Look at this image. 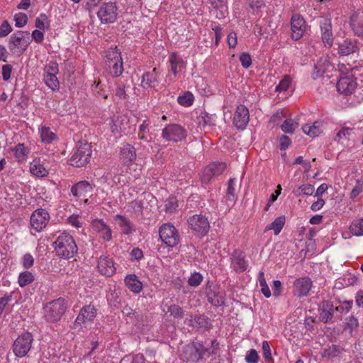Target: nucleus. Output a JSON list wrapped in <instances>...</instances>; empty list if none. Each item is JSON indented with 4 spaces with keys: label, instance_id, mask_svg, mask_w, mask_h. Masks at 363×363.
<instances>
[{
    "label": "nucleus",
    "instance_id": "nucleus-1",
    "mask_svg": "<svg viewBox=\"0 0 363 363\" xmlns=\"http://www.w3.org/2000/svg\"><path fill=\"white\" fill-rule=\"evenodd\" d=\"M53 246L57 256L65 259L72 258L78 252L74 238L65 231L59 233Z\"/></svg>",
    "mask_w": 363,
    "mask_h": 363
},
{
    "label": "nucleus",
    "instance_id": "nucleus-2",
    "mask_svg": "<svg viewBox=\"0 0 363 363\" xmlns=\"http://www.w3.org/2000/svg\"><path fill=\"white\" fill-rule=\"evenodd\" d=\"M206 351L202 342H192L182 347L180 357L187 363H196L203 358Z\"/></svg>",
    "mask_w": 363,
    "mask_h": 363
},
{
    "label": "nucleus",
    "instance_id": "nucleus-3",
    "mask_svg": "<svg viewBox=\"0 0 363 363\" xmlns=\"http://www.w3.org/2000/svg\"><path fill=\"white\" fill-rule=\"evenodd\" d=\"M105 68L113 77H119L123 72V62L121 52L116 48H110L105 55Z\"/></svg>",
    "mask_w": 363,
    "mask_h": 363
},
{
    "label": "nucleus",
    "instance_id": "nucleus-4",
    "mask_svg": "<svg viewBox=\"0 0 363 363\" xmlns=\"http://www.w3.org/2000/svg\"><path fill=\"white\" fill-rule=\"evenodd\" d=\"M67 310L65 300L59 298L51 302H49L44 307V316L45 320L50 323L58 322Z\"/></svg>",
    "mask_w": 363,
    "mask_h": 363
},
{
    "label": "nucleus",
    "instance_id": "nucleus-5",
    "mask_svg": "<svg viewBox=\"0 0 363 363\" xmlns=\"http://www.w3.org/2000/svg\"><path fill=\"white\" fill-rule=\"evenodd\" d=\"M30 42L31 39L29 32L18 30L10 37L9 48L13 53L22 54Z\"/></svg>",
    "mask_w": 363,
    "mask_h": 363
},
{
    "label": "nucleus",
    "instance_id": "nucleus-6",
    "mask_svg": "<svg viewBox=\"0 0 363 363\" xmlns=\"http://www.w3.org/2000/svg\"><path fill=\"white\" fill-rule=\"evenodd\" d=\"M118 6L114 2H104L97 11V17L101 23L110 24L114 23L118 17Z\"/></svg>",
    "mask_w": 363,
    "mask_h": 363
},
{
    "label": "nucleus",
    "instance_id": "nucleus-7",
    "mask_svg": "<svg viewBox=\"0 0 363 363\" xmlns=\"http://www.w3.org/2000/svg\"><path fill=\"white\" fill-rule=\"evenodd\" d=\"M91 145L86 143L78 145L76 151L70 158V164L77 167H82L88 163L91 155Z\"/></svg>",
    "mask_w": 363,
    "mask_h": 363
},
{
    "label": "nucleus",
    "instance_id": "nucleus-8",
    "mask_svg": "<svg viewBox=\"0 0 363 363\" xmlns=\"http://www.w3.org/2000/svg\"><path fill=\"white\" fill-rule=\"evenodd\" d=\"M33 342V336L30 333L26 332L21 334L13 342L14 354L19 357L26 356L30 351Z\"/></svg>",
    "mask_w": 363,
    "mask_h": 363
},
{
    "label": "nucleus",
    "instance_id": "nucleus-9",
    "mask_svg": "<svg viewBox=\"0 0 363 363\" xmlns=\"http://www.w3.org/2000/svg\"><path fill=\"white\" fill-rule=\"evenodd\" d=\"M160 238L168 247H174L179 242V235L174 226L169 223L163 224L159 230Z\"/></svg>",
    "mask_w": 363,
    "mask_h": 363
},
{
    "label": "nucleus",
    "instance_id": "nucleus-10",
    "mask_svg": "<svg viewBox=\"0 0 363 363\" xmlns=\"http://www.w3.org/2000/svg\"><path fill=\"white\" fill-rule=\"evenodd\" d=\"M186 130L181 125L171 124L162 130V138L167 141L178 143L185 139Z\"/></svg>",
    "mask_w": 363,
    "mask_h": 363
},
{
    "label": "nucleus",
    "instance_id": "nucleus-11",
    "mask_svg": "<svg viewBox=\"0 0 363 363\" xmlns=\"http://www.w3.org/2000/svg\"><path fill=\"white\" fill-rule=\"evenodd\" d=\"M189 227L198 236L205 235L210 228L209 222L203 215H194L188 220Z\"/></svg>",
    "mask_w": 363,
    "mask_h": 363
},
{
    "label": "nucleus",
    "instance_id": "nucleus-12",
    "mask_svg": "<svg viewBox=\"0 0 363 363\" xmlns=\"http://www.w3.org/2000/svg\"><path fill=\"white\" fill-rule=\"evenodd\" d=\"M49 220V213L45 209L38 208L31 214L30 223L36 232H40L47 226Z\"/></svg>",
    "mask_w": 363,
    "mask_h": 363
},
{
    "label": "nucleus",
    "instance_id": "nucleus-13",
    "mask_svg": "<svg viewBox=\"0 0 363 363\" xmlns=\"http://www.w3.org/2000/svg\"><path fill=\"white\" fill-rule=\"evenodd\" d=\"M291 38L298 40L306 31V21L299 14H294L291 19Z\"/></svg>",
    "mask_w": 363,
    "mask_h": 363
},
{
    "label": "nucleus",
    "instance_id": "nucleus-14",
    "mask_svg": "<svg viewBox=\"0 0 363 363\" xmlns=\"http://www.w3.org/2000/svg\"><path fill=\"white\" fill-rule=\"evenodd\" d=\"M226 165L223 162L212 163L207 166L203 171L201 181L203 183H208L211 179L220 175L225 170Z\"/></svg>",
    "mask_w": 363,
    "mask_h": 363
},
{
    "label": "nucleus",
    "instance_id": "nucleus-15",
    "mask_svg": "<svg viewBox=\"0 0 363 363\" xmlns=\"http://www.w3.org/2000/svg\"><path fill=\"white\" fill-rule=\"evenodd\" d=\"M249 119L248 108L242 104L238 106L233 117L235 126L238 129H244L247 125Z\"/></svg>",
    "mask_w": 363,
    "mask_h": 363
},
{
    "label": "nucleus",
    "instance_id": "nucleus-16",
    "mask_svg": "<svg viewBox=\"0 0 363 363\" xmlns=\"http://www.w3.org/2000/svg\"><path fill=\"white\" fill-rule=\"evenodd\" d=\"M96 315V309L92 305H87L81 308L74 325L75 327L82 326L86 322L91 321Z\"/></svg>",
    "mask_w": 363,
    "mask_h": 363
},
{
    "label": "nucleus",
    "instance_id": "nucleus-17",
    "mask_svg": "<svg viewBox=\"0 0 363 363\" xmlns=\"http://www.w3.org/2000/svg\"><path fill=\"white\" fill-rule=\"evenodd\" d=\"M93 229L99 234L100 238L105 242L112 239V231L111 228L102 220L95 219L91 223Z\"/></svg>",
    "mask_w": 363,
    "mask_h": 363
},
{
    "label": "nucleus",
    "instance_id": "nucleus-18",
    "mask_svg": "<svg viewBox=\"0 0 363 363\" xmlns=\"http://www.w3.org/2000/svg\"><path fill=\"white\" fill-rule=\"evenodd\" d=\"M320 27L323 43L328 47H331L333 42V36L330 19L326 17L321 18L320 20Z\"/></svg>",
    "mask_w": 363,
    "mask_h": 363
},
{
    "label": "nucleus",
    "instance_id": "nucleus-19",
    "mask_svg": "<svg viewBox=\"0 0 363 363\" xmlns=\"http://www.w3.org/2000/svg\"><path fill=\"white\" fill-rule=\"evenodd\" d=\"M312 287V281L308 277L297 279L294 282V293L298 297L308 296Z\"/></svg>",
    "mask_w": 363,
    "mask_h": 363
},
{
    "label": "nucleus",
    "instance_id": "nucleus-20",
    "mask_svg": "<svg viewBox=\"0 0 363 363\" xmlns=\"http://www.w3.org/2000/svg\"><path fill=\"white\" fill-rule=\"evenodd\" d=\"M160 72L157 68L152 69L150 72H145L142 76L141 86L144 89H153L159 85Z\"/></svg>",
    "mask_w": 363,
    "mask_h": 363
},
{
    "label": "nucleus",
    "instance_id": "nucleus-21",
    "mask_svg": "<svg viewBox=\"0 0 363 363\" xmlns=\"http://www.w3.org/2000/svg\"><path fill=\"white\" fill-rule=\"evenodd\" d=\"M97 268L101 274L111 277L116 272V267L111 259L106 256H101L98 260Z\"/></svg>",
    "mask_w": 363,
    "mask_h": 363
},
{
    "label": "nucleus",
    "instance_id": "nucleus-22",
    "mask_svg": "<svg viewBox=\"0 0 363 363\" xmlns=\"http://www.w3.org/2000/svg\"><path fill=\"white\" fill-rule=\"evenodd\" d=\"M356 82L351 77H342L337 82V91L343 94H352L356 88Z\"/></svg>",
    "mask_w": 363,
    "mask_h": 363
},
{
    "label": "nucleus",
    "instance_id": "nucleus-23",
    "mask_svg": "<svg viewBox=\"0 0 363 363\" xmlns=\"http://www.w3.org/2000/svg\"><path fill=\"white\" fill-rule=\"evenodd\" d=\"M231 267L236 272H242L247 269V264L245 255L240 250H235L232 254Z\"/></svg>",
    "mask_w": 363,
    "mask_h": 363
},
{
    "label": "nucleus",
    "instance_id": "nucleus-24",
    "mask_svg": "<svg viewBox=\"0 0 363 363\" xmlns=\"http://www.w3.org/2000/svg\"><path fill=\"white\" fill-rule=\"evenodd\" d=\"M320 319L323 323H328L332 320L335 311L333 303L329 301H323L319 306Z\"/></svg>",
    "mask_w": 363,
    "mask_h": 363
},
{
    "label": "nucleus",
    "instance_id": "nucleus-25",
    "mask_svg": "<svg viewBox=\"0 0 363 363\" xmlns=\"http://www.w3.org/2000/svg\"><path fill=\"white\" fill-rule=\"evenodd\" d=\"M358 50L357 40L345 39L340 43L338 53L341 55H349L357 52Z\"/></svg>",
    "mask_w": 363,
    "mask_h": 363
},
{
    "label": "nucleus",
    "instance_id": "nucleus-26",
    "mask_svg": "<svg viewBox=\"0 0 363 363\" xmlns=\"http://www.w3.org/2000/svg\"><path fill=\"white\" fill-rule=\"evenodd\" d=\"M188 321L187 325L192 327H198L208 330L211 328V323L209 318L204 315H199L197 316H190V318L186 319Z\"/></svg>",
    "mask_w": 363,
    "mask_h": 363
},
{
    "label": "nucleus",
    "instance_id": "nucleus-27",
    "mask_svg": "<svg viewBox=\"0 0 363 363\" xmlns=\"http://www.w3.org/2000/svg\"><path fill=\"white\" fill-rule=\"evenodd\" d=\"M91 186L86 181H82L72 186L71 191L76 197H85L87 193L91 192Z\"/></svg>",
    "mask_w": 363,
    "mask_h": 363
},
{
    "label": "nucleus",
    "instance_id": "nucleus-28",
    "mask_svg": "<svg viewBox=\"0 0 363 363\" xmlns=\"http://www.w3.org/2000/svg\"><path fill=\"white\" fill-rule=\"evenodd\" d=\"M136 159L135 147L130 144L123 146L121 151V160L127 164H132Z\"/></svg>",
    "mask_w": 363,
    "mask_h": 363
},
{
    "label": "nucleus",
    "instance_id": "nucleus-29",
    "mask_svg": "<svg viewBox=\"0 0 363 363\" xmlns=\"http://www.w3.org/2000/svg\"><path fill=\"white\" fill-rule=\"evenodd\" d=\"M125 286L133 293L139 294L143 289V284L135 274H128L125 278Z\"/></svg>",
    "mask_w": 363,
    "mask_h": 363
},
{
    "label": "nucleus",
    "instance_id": "nucleus-30",
    "mask_svg": "<svg viewBox=\"0 0 363 363\" xmlns=\"http://www.w3.org/2000/svg\"><path fill=\"white\" fill-rule=\"evenodd\" d=\"M171 71L174 76L176 77L177 74L185 67V62L177 53L173 52L170 55L169 59Z\"/></svg>",
    "mask_w": 363,
    "mask_h": 363
},
{
    "label": "nucleus",
    "instance_id": "nucleus-31",
    "mask_svg": "<svg viewBox=\"0 0 363 363\" xmlns=\"http://www.w3.org/2000/svg\"><path fill=\"white\" fill-rule=\"evenodd\" d=\"M114 218L115 220L118 222L123 234L130 235L134 231L133 225L127 218L117 214L115 216Z\"/></svg>",
    "mask_w": 363,
    "mask_h": 363
},
{
    "label": "nucleus",
    "instance_id": "nucleus-32",
    "mask_svg": "<svg viewBox=\"0 0 363 363\" xmlns=\"http://www.w3.org/2000/svg\"><path fill=\"white\" fill-rule=\"evenodd\" d=\"M13 151L16 160L23 162L30 153V148L26 147L24 143H18L13 147Z\"/></svg>",
    "mask_w": 363,
    "mask_h": 363
},
{
    "label": "nucleus",
    "instance_id": "nucleus-33",
    "mask_svg": "<svg viewBox=\"0 0 363 363\" xmlns=\"http://www.w3.org/2000/svg\"><path fill=\"white\" fill-rule=\"evenodd\" d=\"M330 67L327 57H321L320 60L315 64L314 67V72L313 74V79L323 75Z\"/></svg>",
    "mask_w": 363,
    "mask_h": 363
},
{
    "label": "nucleus",
    "instance_id": "nucleus-34",
    "mask_svg": "<svg viewBox=\"0 0 363 363\" xmlns=\"http://www.w3.org/2000/svg\"><path fill=\"white\" fill-rule=\"evenodd\" d=\"M30 171L32 174L38 177H44L48 174V171L39 161H33L30 164Z\"/></svg>",
    "mask_w": 363,
    "mask_h": 363
},
{
    "label": "nucleus",
    "instance_id": "nucleus-35",
    "mask_svg": "<svg viewBox=\"0 0 363 363\" xmlns=\"http://www.w3.org/2000/svg\"><path fill=\"white\" fill-rule=\"evenodd\" d=\"M149 120H144L139 127L138 137L140 140L150 142L152 140L151 135L149 134Z\"/></svg>",
    "mask_w": 363,
    "mask_h": 363
},
{
    "label": "nucleus",
    "instance_id": "nucleus-36",
    "mask_svg": "<svg viewBox=\"0 0 363 363\" xmlns=\"http://www.w3.org/2000/svg\"><path fill=\"white\" fill-rule=\"evenodd\" d=\"M207 298L215 306H219L224 303L223 296L215 290L209 289L207 291Z\"/></svg>",
    "mask_w": 363,
    "mask_h": 363
},
{
    "label": "nucleus",
    "instance_id": "nucleus-37",
    "mask_svg": "<svg viewBox=\"0 0 363 363\" xmlns=\"http://www.w3.org/2000/svg\"><path fill=\"white\" fill-rule=\"evenodd\" d=\"M302 130L304 133L313 138L321 133L320 123L318 121L314 122L313 125L306 124L302 127Z\"/></svg>",
    "mask_w": 363,
    "mask_h": 363
},
{
    "label": "nucleus",
    "instance_id": "nucleus-38",
    "mask_svg": "<svg viewBox=\"0 0 363 363\" xmlns=\"http://www.w3.org/2000/svg\"><path fill=\"white\" fill-rule=\"evenodd\" d=\"M285 223V217L279 216L275 218V220L270 223L267 227V230H274V234L278 235L282 230Z\"/></svg>",
    "mask_w": 363,
    "mask_h": 363
},
{
    "label": "nucleus",
    "instance_id": "nucleus-39",
    "mask_svg": "<svg viewBox=\"0 0 363 363\" xmlns=\"http://www.w3.org/2000/svg\"><path fill=\"white\" fill-rule=\"evenodd\" d=\"M34 281L33 274L28 271L21 272L18 279V283L21 287H24Z\"/></svg>",
    "mask_w": 363,
    "mask_h": 363
},
{
    "label": "nucleus",
    "instance_id": "nucleus-40",
    "mask_svg": "<svg viewBox=\"0 0 363 363\" xmlns=\"http://www.w3.org/2000/svg\"><path fill=\"white\" fill-rule=\"evenodd\" d=\"M354 129L348 127H343L341 128L337 133L336 134V136L335 137L334 140L337 142H340L342 140H349L350 137L354 133Z\"/></svg>",
    "mask_w": 363,
    "mask_h": 363
},
{
    "label": "nucleus",
    "instance_id": "nucleus-41",
    "mask_svg": "<svg viewBox=\"0 0 363 363\" xmlns=\"http://www.w3.org/2000/svg\"><path fill=\"white\" fill-rule=\"evenodd\" d=\"M215 115H210L208 113H201L198 118L199 123L203 127L215 125Z\"/></svg>",
    "mask_w": 363,
    "mask_h": 363
},
{
    "label": "nucleus",
    "instance_id": "nucleus-42",
    "mask_svg": "<svg viewBox=\"0 0 363 363\" xmlns=\"http://www.w3.org/2000/svg\"><path fill=\"white\" fill-rule=\"evenodd\" d=\"M350 229L351 233L356 236L363 235V218L354 220Z\"/></svg>",
    "mask_w": 363,
    "mask_h": 363
},
{
    "label": "nucleus",
    "instance_id": "nucleus-43",
    "mask_svg": "<svg viewBox=\"0 0 363 363\" xmlns=\"http://www.w3.org/2000/svg\"><path fill=\"white\" fill-rule=\"evenodd\" d=\"M298 123L294 119L289 118L286 119L282 123L281 128V130L286 133H292L295 129L298 127Z\"/></svg>",
    "mask_w": 363,
    "mask_h": 363
},
{
    "label": "nucleus",
    "instance_id": "nucleus-44",
    "mask_svg": "<svg viewBox=\"0 0 363 363\" xmlns=\"http://www.w3.org/2000/svg\"><path fill=\"white\" fill-rule=\"evenodd\" d=\"M44 82L52 91L59 89L60 83L56 75H44Z\"/></svg>",
    "mask_w": 363,
    "mask_h": 363
},
{
    "label": "nucleus",
    "instance_id": "nucleus-45",
    "mask_svg": "<svg viewBox=\"0 0 363 363\" xmlns=\"http://www.w3.org/2000/svg\"><path fill=\"white\" fill-rule=\"evenodd\" d=\"M40 137L44 143H50L55 138V135L49 128L42 127Z\"/></svg>",
    "mask_w": 363,
    "mask_h": 363
},
{
    "label": "nucleus",
    "instance_id": "nucleus-46",
    "mask_svg": "<svg viewBox=\"0 0 363 363\" xmlns=\"http://www.w3.org/2000/svg\"><path fill=\"white\" fill-rule=\"evenodd\" d=\"M351 26L354 35L363 39V18L352 21Z\"/></svg>",
    "mask_w": 363,
    "mask_h": 363
},
{
    "label": "nucleus",
    "instance_id": "nucleus-47",
    "mask_svg": "<svg viewBox=\"0 0 363 363\" xmlns=\"http://www.w3.org/2000/svg\"><path fill=\"white\" fill-rule=\"evenodd\" d=\"M258 279L261 286L262 293L266 298H269L271 296V291L265 280L264 274L263 272H260L259 273Z\"/></svg>",
    "mask_w": 363,
    "mask_h": 363
},
{
    "label": "nucleus",
    "instance_id": "nucleus-48",
    "mask_svg": "<svg viewBox=\"0 0 363 363\" xmlns=\"http://www.w3.org/2000/svg\"><path fill=\"white\" fill-rule=\"evenodd\" d=\"M177 101L180 105L184 106H189L194 102V96L189 91H186L182 96H179L177 99Z\"/></svg>",
    "mask_w": 363,
    "mask_h": 363
},
{
    "label": "nucleus",
    "instance_id": "nucleus-49",
    "mask_svg": "<svg viewBox=\"0 0 363 363\" xmlns=\"http://www.w3.org/2000/svg\"><path fill=\"white\" fill-rule=\"evenodd\" d=\"M341 348L339 346L333 345L332 346L325 348L323 352L324 357H333L339 355L341 353Z\"/></svg>",
    "mask_w": 363,
    "mask_h": 363
},
{
    "label": "nucleus",
    "instance_id": "nucleus-50",
    "mask_svg": "<svg viewBox=\"0 0 363 363\" xmlns=\"http://www.w3.org/2000/svg\"><path fill=\"white\" fill-rule=\"evenodd\" d=\"M58 71V64L55 62L50 61L45 66L44 75H56Z\"/></svg>",
    "mask_w": 363,
    "mask_h": 363
},
{
    "label": "nucleus",
    "instance_id": "nucleus-51",
    "mask_svg": "<svg viewBox=\"0 0 363 363\" xmlns=\"http://www.w3.org/2000/svg\"><path fill=\"white\" fill-rule=\"evenodd\" d=\"M168 312L170 313L174 318L181 319L184 317V310L180 306L173 304L168 308Z\"/></svg>",
    "mask_w": 363,
    "mask_h": 363
},
{
    "label": "nucleus",
    "instance_id": "nucleus-52",
    "mask_svg": "<svg viewBox=\"0 0 363 363\" xmlns=\"http://www.w3.org/2000/svg\"><path fill=\"white\" fill-rule=\"evenodd\" d=\"M291 79L289 75H285L284 78L280 81L279 84L276 86V91H286L289 87Z\"/></svg>",
    "mask_w": 363,
    "mask_h": 363
},
{
    "label": "nucleus",
    "instance_id": "nucleus-53",
    "mask_svg": "<svg viewBox=\"0 0 363 363\" xmlns=\"http://www.w3.org/2000/svg\"><path fill=\"white\" fill-rule=\"evenodd\" d=\"M235 179H230L228 182L227 189V199L230 201H234L235 199Z\"/></svg>",
    "mask_w": 363,
    "mask_h": 363
},
{
    "label": "nucleus",
    "instance_id": "nucleus-54",
    "mask_svg": "<svg viewBox=\"0 0 363 363\" xmlns=\"http://www.w3.org/2000/svg\"><path fill=\"white\" fill-rule=\"evenodd\" d=\"M15 26L18 28H22L28 22V16L24 13H18L14 16Z\"/></svg>",
    "mask_w": 363,
    "mask_h": 363
},
{
    "label": "nucleus",
    "instance_id": "nucleus-55",
    "mask_svg": "<svg viewBox=\"0 0 363 363\" xmlns=\"http://www.w3.org/2000/svg\"><path fill=\"white\" fill-rule=\"evenodd\" d=\"M203 281V276L199 272H194L191 275L188 280V284L191 286H198Z\"/></svg>",
    "mask_w": 363,
    "mask_h": 363
},
{
    "label": "nucleus",
    "instance_id": "nucleus-56",
    "mask_svg": "<svg viewBox=\"0 0 363 363\" xmlns=\"http://www.w3.org/2000/svg\"><path fill=\"white\" fill-rule=\"evenodd\" d=\"M245 359L247 363H257L259 355L255 350L252 349L247 354Z\"/></svg>",
    "mask_w": 363,
    "mask_h": 363
},
{
    "label": "nucleus",
    "instance_id": "nucleus-57",
    "mask_svg": "<svg viewBox=\"0 0 363 363\" xmlns=\"http://www.w3.org/2000/svg\"><path fill=\"white\" fill-rule=\"evenodd\" d=\"M115 94L120 99H125L126 98L125 85L123 83H118Z\"/></svg>",
    "mask_w": 363,
    "mask_h": 363
},
{
    "label": "nucleus",
    "instance_id": "nucleus-58",
    "mask_svg": "<svg viewBox=\"0 0 363 363\" xmlns=\"http://www.w3.org/2000/svg\"><path fill=\"white\" fill-rule=\"evenodd\" d=\"M240 61L241 65L245 68H248L252 65L251 56L246 52H243L240 56Z\"/></svg>",
    "mask_w": 363,
    "mask_h": 363
},
{
    "label": "nucleus",
    "instance_id": "nucleus-59",
    "mask_svg": "<svg viewBox=\"0 0 363 363\" xmlns=\"http://www.w3.org/2000/svg\"><path fill=\"white\" fill-rule=\"evenodd\" d=\"M12 31V28L7 21H4L0 26V37H6Z\"/></svg>",
    "mask_w": 363,
    "mask_h": 363
},
{
    "label": "nucleus",
    "instance_id": "nucleus-60",
    "mask_svg": "<svg viewBox=\"0 0 363 363\" xmlns=\"http://www.w3.org/2000/svg\"><path fill=\"white\" fill-rule=\"evenodd\" d=\"M262 348L263 350V356L266 361L272 359L271 349L269 342L266 340L262 342Z\"/></svg>",
    "mask_w": 363,
    "mask_h": 363
},
{
    "label": "nucleus",
    "instance_id": "nucleus-61",
    "mask_svg": "<svg viewBox=\"0 0 363 363\" xmlns=\"http://www.w3.org/2000/svg\"><path fill=\"white\" fill-rule=\"evenodd\" d=\"M352 301H345L342 305L335 307V311L340 313H347L352 308Z\"/></svg>",
    "mask_w": 363,
    "mask_h": 363
},
{
    "label": "nucleus",
    "instance_id": "nucleus-62",
    "mask_svg": "<svg viewBox=\"0 0 363 363\" xmlns=\"http://www.w3.org/2000/svg\"><path fill=\"white\" fill-rule=\"evenodd\" d=\"M48 17L45 13H41L35 20V27L39 30H44L45 29V22L47 21Z\"/></svg>",
    "mask_w": 363,
    "mask_h": 363
},
{
    "label": "nucleus",
    "instance_id": "nucleus-63",
    "mask_svg": "<svg viewBox=\"0 0 363 363\" xmlns=\"http://www.w3.org/2000/svg\"><path fill=\"white\" fill-rule=\"evenodd\" d=\"M219 342L217 340L214 339L211 341V345L210 348H206L207 351L206 353H208V355H213L218 353L219 350Z\"/></svg>",
    "mask_w": 363,
    "mask_h": 363
},
{
    "label": "nucleus",
    "instance_id": "nucleus-64",
    "mask_svg": "<svg viewBox=\"0 0 363 363\" xmlns=\"http://www.w3.org/2000/svg\"><path fill=\"white\" fill-rule=\"evenodd\" d=\"M143 257V251L138 247L133 248L130 252V259L139 261Z\"/></svg>",
    "mask_w": 363,
    "mask_h": 363
}]
</instances>
